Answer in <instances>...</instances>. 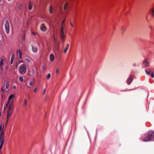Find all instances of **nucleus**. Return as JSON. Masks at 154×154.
Instances as JSON below:
<instances>
[{
	"label": "nucleus",
	"mask_w": 154,
	"mask_h": 154,
	"mask_svg": "<svg viewBox=\"0 0 154 154\" xmlns=\"http://www.w3.org/2000/svg\"><path fill=\"white\" fill-rule=\"evenodd\" d=\"M16 53L17 54L19 53V58L20 59H21L22 57V53L20 51L18 50L17 51Z\"/></svg>",
	"instance_id": "nucleus-12"
},
{
	"label": "nucleus",
	"mask_w": 154,
	"mask_h": 154,
	"mask_svg": "<svg viewBox=\"0 0 154 154\" xmlns=\"http://www.w3.org/2000/svg\"><path fill=\"white\" fill-rule=\"evenodd\" d=\"M25 37V36L24 35L23 36V40H24V39Z\"/></svg>",
	"instance_id": "nucleus-33"
},
{
	"label": "nucleus",
	"mask_w": 154,
	"mask_h": 154,
	"mask_svg": "<svg viewBox=\"0 0 154 154\" xmlns=\"http://www.w3.org/2000/svg\"><path fill=\"white\" fill-rule=\"evenodd\" d=\"M150 11H151L152 14H154V6L151 8Z\"/></svg>",
	"instance_id": "nucleus-23"
},
{
	"label": "nucleus",
	"mask_w": 154,
	"mask_h": 154,
	"mask_svg": "<svg viewBox=\"0 0 154 154\" xmlns=\"http://www.w3.org/2000/svg\"><path fill=\"white\" fill-rule=\"evenodd\" d=\"M40 29L42 31L44 32L46 31V27L44 24H42L40 26Z\"/></svg>",
	"instance_id": "nucleus-9"
},
{
	"label": "nucleus",
	"mask_w": 154,
	"mask_h": 154,
	"mask_svg": "<svg viewBox=\"0 0 154 154\" xmlns=\"http://www.w3.org/2000/svg\"><path fill=\"white\" fill-rule=\"evenodd\" d=\"M71 26H72V27H73V25L72 24H71Z\"/></svg>",
	"instance_id": "nucleus-35"
},
{
	"label": "nucleus",
	"mask_w": 154,
	"mask_h": 154,
	"mask_svg": "<svg viewBox=\"0 0 154 154\" xmlns=\"http://www.w3.org/2000/svg\"><path fill=\"white\" fill-rule=\"evenodd\" d=\"M143 65L145 67H148L149 66V63L146 60H145L143 61Z\"/></svg>",
	"instance_id": "nucleus-11"
},
{
	"label": "nucleus",
	"mask_w": 154,
	"mask_h": 154,
	"mask_svg": "<svg viewBox=\"0 0 154 154\" xmlns=\"http://www.w3.org/2000/svg\"><path fill=\"white\" fill-rule=\"evenodd\" d=\"M4 130V126L2 128V125L0 126V149L2 148L5 142Z\"/></svg>",
	"instance_id": "nucleus-1"
},
{
	"label": "nucleus",
	"mask_w": 154,
	"mask_h": 154,
	"mask_svg": "<svg viewBox=\"0 0 154 154\" xmlns=\"http://www.w3.org/2000/svg\"><path fill=\"white\" fill-rule=\"evenodd\" d=\"M68 5V3L67 2H66L65 4L64 7H63V9L64 10H66L67 6Z\"/></svg>",
	"instance_id": "nucleus-20"
},
{
	"label": "nucleus",
	"mask_w": 154,
	"mask_h": 154,
	"mask_svg": "<svg viewBox=\"0 0 154 154\" xmlns=\"http://www.w3.org/2000/svg\"><path fill=\"white\" fill-rule=\"evenodd\" d=\"M34 80H33V81L31 82H30V83H29V85H33L34 84Z\"/></svg>",
	"instance_id": "nucleus-24"
},
{
	"label": "nucleus",
	"mask_w": 154,
	"mask_h": 154,
	"mask_svg": "<svg viewBox=\"0 0 154 154\" xmlns=\"http://www.w3.org/2000/svg\"><path fill=\"white\" fill-rule=\"evenodd\" d=\"M154 139V132L152 131H149L147 135L143 138V140L148 141L152 140Z\"/></svg>",
	"instance_id": "nucleus-2"
},
{
	"label": "nucleus",
	"mask_w": 154,
	"mask_h": 154,
	"mask_svg": "<svg viewBox=\"0 0 154 154\" xmlns=\"http://www.w3.org/2000/svg\"><path fill=\"white\" fill-rule=\"evenodd\" d=\"M3 65V60H2L1 61V62L0 63V66L1 67H2V66Z\"/></svg>",
	"instance_id": "nucleus-27"
},
{
	"label": "nucleus",
	"mask_w": 154,
	"mask_h": 154,
	"mask_svg": "<svg viewBox=\"0 0 154 154\" xmlns=\"http://www.w3.org/2000/svg\"><path fill=\"white\" fill-rule=\"evenodd\" d=\"M19 72L22 74H25L26 71V66L24 64H21L19 68Z\"/></svg>",
	"instance_id": "nucleus-5"
},
{
	"label": "nucleus",
	"mask_w": 154,
	"mask_h": 154,
	"mask_svg": "<svg viewBox=\"0 0 154 154\" xmlns=\"http://www.w3.org/2000/svg\"><path fill=\"white\" fill-rule=\"evenodd\" d=\"M14 57V54H12L11 58V63L12 64L13 63V62Z\"/></svg>",
	"instance_id": "nucleus-21"
},
{
	"label": "nucleus",
	"mask_w": 154,
	"mask_h": 154,
	"mask_svg": "<svg viewBox=\"0 0 154 154\" xmlns=\"http://www.w3.org/2000/svg\"><path fill=\"white\" fill-rule=\"evenodd\" d=\"M51 77V74L49 73L47 76V79H49Z\"/></svg>",
	"instance_id": "nucleus-26"
},
{
	"label": "nucleus",
	"mask_w": 154,
	"mask_h": 154,
	"mask_svg": "<svg viewBox=\"0 0 154 154\" xmlns=\"http://www.w3.org/2000/svg\"><path fill=\"white\" fill-rule=\"evenodd\" d=\"M8 0V1H10V0Z\"/></svg>",
	"instance_id": "nucleus-42"
},
{
	"label": "nucleus",
	"mask_w": 154,
	"mask_h": 154,
	"mask_svg": "<svg viewBox=\"0 0 154 154\" xmlns=\"http://www.w3.org/2000/svg\"><path fill=\"white\" fill-rule=\"evenodd\" d=\"M32 34H34V35H35V34L33 32H32Z\"/></svg>",
	"instance_id": "nucleus-39"
},
{
	"label": "nucleus",
	"mask_w": 154,
	"mask_h": 154,
	"mask_svg": "<svg viewBox=\"0 0 154 154\" xmlns=\"http://www.w3.org/2000/svg\"><path fill=\"white\" fill-rule=\"evenodd\" d=\"M69 47V45L68 44H67L64 51V53H66V52L68 50Z\"/></svg>",
	"instance_id": "nucleus-13"
},
{
	"label": "nucleus",
	"mask_w": 154,
	"mask_h": 154,
	"mask_svg": "<svg viewBox=\"0 0 154 154\" xmlns=\"http://www.w3.org/2000/svg\"><path fill=\"white\" fill-rule=\"evenodd\" d=\"M28 7L29 10H30L32 8V4L31 2L29 3Z\"/></svg>",
	"instance_id": "nucleus-17"
},
{
	"label": "nucleus",
	"mask_w": 154,
	"mask_h": 154,
	"mask_svg": "<svg viewBox=\"0 0 154 154\" xmlns=\"http://www.w3.org/2000/svg\"><path fill=\"white\" fill-rule=\"evenodd\" d=\"M32 51L34 52H36L38 50L37 48L35 47H32Z\"/></svg>",
	"instance_id": "nucleus-16"
},
{
	"label": "nucleus",
	"mask_w": 154,
	"mask_h": 154,
	"mask_svg": "<svg viewBox=\"0 0 154 154\" xmlns=\"http://www.w3.org/2000/svg\"><path fill=\"white\" fill-rule=\"evenodd\" d=\"M27 86V87L29 88H30V86Z\"/></svg>",
	"instance_id": "nucleus-37"
},
{
	"label": "nucleus",
	"mask_w": 154,
	"mask_h": 154,
	"mask_svg": "<svg viewBox=\"0 0 154 154\" xmlns=\"http://www.w3.org/2000/svg\"><path fill=\"white\" fill-rule=\"evenodd\" d=\"M9 85L8 83H6L5 85V88L6 89L5 90V91L7 92H8V88Z\"/></svg>",
	"instance_id": "nucleus-18"
},
{
	"label": "nucleus",
	"mask_w": 154,
	"mask_h": 154,
	"mask_svg": "<svg viewBox=\"0 0 154 154\" xmlns=\"http://www.w3.org/2000/svg\"><path fill=\"white\" fill-rule=\"evenodd\" d=\"M1 91H4V90L2 88L1 89Z\"/></svg>",
	"instance_id": "nucleus-36"
},
{
	"label": "nucleus",
	"mask_w": 154,
	"mask_h": 154,
	"mask_svg": "<svg viewBox=\"0 0 154 154\" xmlns=\"http://www.w3.org/2000/svg\"><path fill=\"white\" fill-rule=\"evenodd\" d=\"M36 89H37V88H36V87L34 89V90H33V92H35V91H36Z\"/></svg>",
	"instance_id": "nucleus-30"
},
{
	"label": "nucleus",
	"mask_w": 154,
	"mask_h": 154,
	"mask_svg": "<svg viewBox=\"0 0 154 154\" xmlns=\"http://www.w3.org/2000/svg\"><path fill=\"white\" fill-rule=\"evenodd\" d=\"M15 97V94L10 95L8 99V102L12 103Z\"/></svg>",
	"instance_id": "nucleus-8"
},
{
	"label": "nucleus",
	"mask_w": 154,
	"mask_h": 154,
	"mask_svg": "<svg viewBox=\"0 0 154 154\" xmlns=\"http://www.w3.org/2000/svg\"><path fill=\"white\" fill-rule=\"evenodd\" d=\"M34 73V71L33 69H32V70L31 71H29L28 73V74L31 76H33Z\"/></svg>",
	"instance_id": "nucleus-15"
},
{
	"label": "nucleus",
	"mask_w": 154,
	"mask_h": 154,
	"mask_svg": "<svg viewBox=\"0 0 154 154\" xmlns=\"http://www.w3.org/2000/svg\"><path fill=\"white\" fill-rule=\"evenodd\" d=\"M19 79V80L21 82H23V78L21 77H20Z\"/></svg>",
	"instance_id": "nucleus-25"
},
{
	"label": "nucleus",
	"mask_w": 154,
	"mask_h": 154,
	"mask_svg": "<svg viewBox=\"0 0 154 154\" xmlns=\"http://www.w3.org/2000/svg\"><path fill=\"white\" fill-rule=\"evenodd\" d=\"M53 10L51 6H50L49 8V12L50 14H52L53 13Z\"/></svg>",
	"instance_id": "nucleus-19"
},
{
	"label": "nucleus",
	"mask_w": 154,
	"mask_h": 154,
	"mask_svg": "<svg viewBox=\"0 0 154 154\" xmlns=\"http://www.w3.org/2000/svg\"><path fill=\"white\" fill-rule=\"evenodd\" d=\"M133 79V76L132 75H131L130 76L129 78L127 80V83L128 85H129L131 84Z\"/></svg>",
	"instance_id": "nucleus-10"
},
{
	"label": "nucleus",
	"mask_w": 154,
	"mask_h": 154,
	"mask_svg": "<svg viewBox=\"0 0 154 154\" xmlns=\"http://www.w3.org/2000/svg\"><path fill=\"white\" fill-rule=\"evenodd\" d=\"M152 15L153 16V17H154V14H152Z\"/></svg>",
	"instance_id": "nucleus-38"
},
{
	"label": "nucleus",
	"mask_w": 154,
	"mask_h": 154,
	"mask_svg": "<svg viewBox=\"0 0 154 154\" xmlns=\"http://www.w3.org/2000/svg\"><path fill=\"white\" fill-rule=\"evenodd\" d=\"M22 8H23V6L19 4L18 5V8L19 10H20L21 9H22Z\"/></svg>",
	"instance_id": "nucleus-22"
},
{
	"label": "nucleus",
	"mask_w": 154,
	"mask_h": 154,
	"mask_svg": "<svg viewBox=\"0 0 154 154\" xmlns=\"http://www.w3.org/2000/svg\"><path fill=\"white\" fill-rule=\"evenodd\" d=\"M58 72H59V71L58 70V69H57L56 70V72L57 73H58Z\"/></svg>",
	"instance_id": "nucleus-32"
},
{
	"label": "nucleus",
	"mask_w": 154,
	"mask_h": 154,
	"mask_svg": "<svg viewBox=\"0 0 154 154\" xmlns=\"http://www.w3.org/2000/svg\"><path fill=\"white\" fill-rule=\"evenodd\" d=\"M27 103V101L26 99H25L24 100V104L25 105Z\"/></svg>",
	"instance_id": "nucleus-28"
},
{
	"label": "nucleus",
	"mask_w": 154,
	"mask_h": 154,
	"mask_svg": "<svg viewBox=\"0 0 154 154\" xmlns=\"http://www.w3.org/2000/svg\"><path fill=\"white\" fill-rule=\"evenodd\" d=\"M45 91H46V89H45L44 91H43V94H42L43 95L44 94H45Z\"/></svg>",
	"instance_id": "nucleus-29"
},
{
	"label": "nucleus",
	"mask_w": 154,
	"mask_h": 154,
	"mask_svg": "<svg viewBox=\"0 0 154 154\" xmlns=\"http://www.w3.org/2000/svg\"><path fill=\"white\" fill-rule=\"evenodd\" d=\"M149 71H148L146 69L145 70V72L148 75H150V73L151 76L152 78H154V72L152 70V69H148Z\"/></svg>",
	"instance_id": "nucleus-6"
},
{
	"label": "nucleus",
	"mask_w": 154,
	"mask_h": 154,
	"mask_svg": "<svg viewBox=\"0 0 154 154\" xmlns=\"http://www.w3.org/2000/svg\"><path fill=\"white\" fill-rule=\"evenodd\" d=\"M64 21H63L62 22L61 25V29L60 31V35L62 39H63L65 37L66 30L64 28L65 25L64 24Z\"/></svg>",
	"instance_id": "nucleus-4"
},
{
	"label": "nucleus",
	"mask_w": 154,
	"mask_h": 154,
	"mask_svg": "<svg viewBox=\"0 0 154 154\" xmlns=\"http://www.w3.org/2000/svg\"><path fill=\"white\" fill-rule=\"evenodd\" d=\"M8 104H9V107L8 109V114L7 116V123L8 122V120L11 117L13 109V104L12 103L8 102Z\"/></svg>",
	"instance_id": "nucleus-3"
},
{
	"label": "nucleus",
	"mask_w": 154,
	"mask_h": 154,
	"mask_svg": "<svg viewBox=\"0 0 154 154\" xmlns=\"http://www.w3.org/2000/svg\"><path fill=\"white\" fill-rule=\"evenodd\" d=\"M1 112H0V116H1Z\"/></svg>",
	"instance_id": "nucleus-40"
},
{
	"label": "nucleus",
	"mask_w": 154,
	"mask_h": 154,
	"mask_svg": "<svg viewBox=\"0 0 154 154\" xmlns=\"http://www.w3.org/2000/svg\"><path fill=\"white\" fill-rule=\"evenodd\" d=\"M5 28L7 33L8 34L9 32V24L7 21H6L5 24Z\"/></svg>",
	"instance_id": "nucleus-7"
},
{
	"label": "nucleus",
	"mask_w": 154,
	"mask_h": 154,
	"mask_svg": "<svg viewBox=\"0 0 154 154\" xmlns=\"http://www.w3.org/2000/svg\"><path fill=\"white\" fill-rule=\"evenodd\" d=\"M2 0H0V2H1Z\"/></svg>",
	"instance_id": "nucleus-41"
},
{
	"label": "nucleus",
	"mask_w": 154,
	"mask_h": 154,
	"mask_svg": "<svg viewBox=\"0 0 154 154\" xmlns=\"http://www.w3.org/2000/svg\"><path fill=\"white\" fill-rule=\"evenodd\" d=\"M133 66H134V67L136 66V64L135 63H134V64H133Z\"/></svg>",
	"instance_id": "nucleus-31"
},
{
	"label": "nucleus",
	"mask_w": 154,
	"mask_h": 154,
	"mask_svg": "<svg viewBox=\"0 0 154 154\" xmlns=\"http://www.w3.org/2000/svg\"><path fill=\"white\" fill-rule=\"evenodd\" d=\"M13 88L14 89V88H16V86H14L13 87Z\"/></svg>",
	"instance_id": "nucleus-34"
},
{
	"label": "nucleus",
	"mask_w": 154,
	"mask_h": 154,
	"mask_svg": "<svg viewBox=\"0 0 154 154\" xmlns=\"http://www.w3.org/2000/svg\"><path fill=\"white\" fill-rule=\"evenodd\" d=\"M54 56L53 54H51L50 55V60L51 61H53L54 59Z\"/></svg>",
	"instance_id": "nucleus-14"
}]
</instances>
